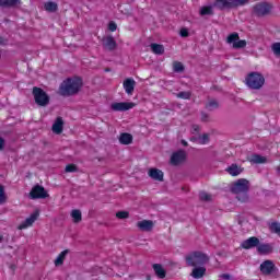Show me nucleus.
<instances>
[{
  "instance_id": "1",
  "label": "nucleus",
  "mask_w": 280,
  "mask_h": 280,
  "mask_svg": "<svg viewBox=\"0 0 280 280\" xmlns=\"http://www.w3.org/2000/svg\"><path fill=\"white\" fill-rule=\"evenodd\" d=\"M82 86H84V81H82V78H68L61 82L59 86V94L62 95V97H72L82 91Z\"/></svg>"
},
{
  "instance_id": "2",
  "label": "nucleus",
  "mask_w": 280,
  "mask_h": 280,
  "mask_svg": "<svg viewBox=\"0 0 280 280\" xmlns=\"http://www.w3.org/2000/svg\"><path fill=\"white\" fill-rule=\"evenodd\" d=\"M249 189H250V182H248V179H244V178L238 179L231 187L232 194H236L237 195L236 198L241 202L248 201V190Z\"/></svg>"
},
{
  "instance_id": "3",
  "label": "nucleus",
  "mask_w": 280,
  "mask_h": 280,
  "mask_svg": "<svg viewBox=\"0 0 280 280\" xmlns=\"http://www.w3.org/2000/svg\"><path fill=\"white\" fill-rule=\"evenodd\" d=\"M187 266L196 268L198 266H207L209 264V256L202 252H191L185 257Z\"/></svg>"
},
{
  "instance_id": "4",
  "label": "nucleus",
  "mask_w": 280,
  "mask_h": 280,
  "mask_svg": "<svg viewBox=\"0 0 280 280\" xmlns=\"http://www.w3.org/2000/svg\"><path fill=\"white\" fill-rule=\"evenodd\" d=\"M245 84L248 86V89H252L253 91H259L266 84V78H264V74L259 72H250L245 78Z\"/></svg>"
},
{
  "instance_id": "5",
  "label": "nucleus",
  "mask_w": 280,
  "mask_h": 280,
  "mask_svg": "<svg viewBox=\"0 0 280 280\" xmlns=\"http://www.w3.org/2000/svg\"><path fill=\"white\" fill-rule=\"evenodd\" d=\"M248 0H214L212 7L218 10H231L233 8H240V5H246Z\"/></svg>"
},
{
  "instance_id": "6",
  "label": "nucleus",
  "mask_w": 280,
  "mask_h": 280,
  "mask_svg": "<svg viewBox=\"0 0 280 280\" xmlns=\"http://www.w3.org/2000/svg\"><path fill=\"white\" fill-rule=\"evenodd\" d=\"M33 96L37 106H49V95L43 89L38 86L33 88Z\"/></svg>"
},
{
  "instance_id": "7",
  "label": "nucleus",
  "mask_w": 280,
  "mask_h": 280,
  "mask_svg": "<svg viewBox=\"0 0 280 280\" xmlns=\"http://www.w3.org/2000/svg\"><path fill=\"white\" fill-rule=\"evenodd\" d=\"M272 3L270 2H258L254 5L253 12L255 16L261 18V16H268L270 12H272Z\"/></svg>"
},
{
  "instance_id": "8",
  "label": "nucleus",
  "mask_w": 280,
  "mask_h": 280,
  "mask_svg": "<svg viewBox=\"0 0 280 280\" xmlns=\"http://www.w3.org/2000/svg\"><path fill=\"white\" fill-rule=\"evenodd\" d=\"M28 198L31 200H45V198H49V192H47V190H45V187L36 184L31 189V191L28 194Z\"/></svg>"
},
{
  "instance_id": "9",
  "label": "nucleus",
  "mask_w": 280,
  "mask_h": 280,
  "mask_svg": "<svg viewBox=\"0 0 280 280\" xmlns=\"http://www.w3.org/2000/svg\"><path fill=\"white\" fill-rule=\"evenodd\" d=\"M137 104L132 102H120V103H113L110 105L112 110L114 113H126V110H131V108H135Z\"/></svg>"
},
{
  "instance_id": "10",
  "label": "nucleus",
  "mask_w": 280,
  "mask_h": 280,
  "mask_svg": "<svg viewBox=\"0 0 280 280\" xmlns=\"http://www.w3.org/2000/svg\"><path fill=\"white\" fill-rule=\"evenodd\" d=\"M186 160H187V152H185V150H179L172 154L171 164L180 165V163H185Z\"/></svg>"
},
{
  "instance_id": "11",
  "label": "nucleus",
  "mask_w": 280,
  "mask_h": 280,
  "mask_svg": "<svg viewBox=\"0 0 280 280\" xmlns=\"http://www.w3.org/2000/svg\"><path fill=\"white\" fill-rule=\"evenodd\" d=\"M102 43L103 49H105L106 51H115L117 49V42L112 35L103 37Z\"/></svg>"
},
{
  "instance_id": "12",
  "label": "nucleus",
  "mask_w": 280,
  "mask_h": 280,
  "mask_svg": "<svg viewBox=\"0 0 280 280\" xmlns=\"http://www.w3.org/2000/svg\"><path fill=\"white\" fill-rule=\"evenodd\" d=\"M275 262L272 260H265L260 264V272L268 277L275 272Z\"/></svg>"
},
{
  "instance_id": "13",
  "label": "nucleus",
  "mask_w": 280,
  "mask_h": 280,
  "mask_svg": "<svg viewBox=\"0 0 280 280\" xmlns=\"http://www.w3.org/2000/svg\"><path fill=\"white\" fill-rule=\"evenodd\" d=\"M259 246V240L257 236H252L241 243V247L245 250H250V248H257Z\"/></svg>"
},
{
  "instance_id": "14",
  "label": "nucleus",
  "mask_w": 280,
  "mask_h": 280,
  "mask_svg": "<svg viewBox=\"0 0 280 280\" xmlns=\"http://www.w3.org/2000/svg\"><path fill=\"white\" fill-rule=\"evenodd\" d=\"M122 86L127 95H132L135 93V86H137V81L132 78H128L124 81Z\"/></svg>"
},
{
  "instance_id": "15",
  "label": "nucleus",
  "mask_w": 280,
  "mask_h": 280,
  "mask_svg": "<svg viewBox=\"0 0 280 280\" xmlns=\"http://www.w3.org/2000/svg\"><path fill=\"white\" fill-rule=\"evenodd\" d=\"M38 220V212H34L27 218L23 223H21L18 229L19 231H23L24 229H28V226H32Z\"/></svg>"
},
{
  "instance_id": "16",
  "label": "nucleus",
  "mask_w": 280,
  "mask_h": 280,
  "mask_svg": "<svg viewBox=\"0 0 280 280\" xmlns=\"http://www.w3.org/2000/svg\"><path fill=\"white\" fill-rule=\"evenodd\" d=\"M137 228L148 233L154 229V222L152 220H142L137 223Z\"/></svg>"
},
{
  "instance_id": "17",
  "label": "nucleus",
  "mask_w": 280,
  "mask_h": 280,
  "mask_svg": "<svg viewBox=\"0 0 280 280\" xmlns=\"http://www.w3.org/2000/svg\"><path fill=\"white\" fill-rule=\"evenodd\" d=\"M205 275H207V267H205V265H201L198 267H194L190 277H192V279H202Z\"/></svg>"
},
{
  "instance_id": "18",
  "label": "nucleus",
  "mask_w": 280,
  "mask_h": 280,
  "mask_svg": "<svg viewBox=\"0 0 280 280\" xmlns=\"http://www.w3.org/2000/svg\"><path fill=\"white\" fill-rule=\"evenodd\" d=\"M65 128V120H62V117H57L52 125V132L55 135H62V130Z\"/></svg>"
},
{
  "instance_id": "19",
  "label": "nucleus",
  "mask_w": 280,
  "mask_h": 280,
  "mask_svg": "<svg viewBox=\"0 0 280 280\" xmlns=\"http://www.w3.org/2000/svg\"><path fill=\"white\" fill-rule=\"evenodd\" d=\"M148 175L153 180H159L160 183H163V176H164L163 171L159 168H150L148 172Z\"/></svg>"
},
{
  "instance_id": "20",
  "label": "nucleus",
  "mask_w": 280,
  "mask_h": 280,
  "mask_svg": "<svg viewBox=\"0 0 280 280\" xmlns=\"http://www.w3.org/2000/svg\"><path fill=\"white\" fill-rule=\"evenodd\" d=\"M225 172H228L230 176H240V174L244 172V168L237 164H232L228 168H225Z\"/></svg>"
},
{
  "instance_id": "21",
  "label": "nucleus",
  "mask_w": 280,
  "mask_h": 280,
  "mask_svg": "<svg viewBox=\"0 0 280 280\" xmlns=\"http://www.w3.org/2000/svg\"><path fill=\"white\" fill-rule=\"evenodd\" d=\"M272 250H273V247L268 243H266V244L259 243L257 246L258 255H270V253H272Z\"/></svg>"
},
{
  "instance_id": "22",
  "label": "nucleus",
  "mask_w": 280,
  "mask_h": 280,
  "mask_svg": "<svg viewBox=\"0 0 280 280\" xmlns=\"http://www.w3.org/2000/svg\"><path fill=\"white\" fill-rule=\"evenodd\" d=\"M206 110L212 113V110H218L220 108V102L215 98H209L205 105Z\"/></svg>"
},
{
  "instance_id": "23",
  "label": "nucleus",
  "mask_w": 280,
  "mask_h": 280,
  "mask_svg": "<svg viewBox=\"0 0 280 280\" xmlns=\"http://www.w3.org/2000/svg\"><path fill=\"white\" fill-rule=\"evenodd\" d=\"M153 270H154L156 277H159V279H165L167 272L165 271V268H163V265L154 264Z\"/></svg>"
},
{
  "instance_id": "24",
  "label": "nucleus",
  "mask_w": 280,
  "mask_h": 280,
  "mask_svg": "<svg viewBox=\"0 0 280 280\" xmlns=\"http://www.w3.org/2000/svg\"><path fill=\"white\" fill-rule=\"evenodd\" d=\"M150 48L156 56H163L165 54V47L161 44L153 43L150 45Z\"/></svg>"
},
{
  "instance_id": "25",
  "label": "nucleus",
  "mask_w": 280,
  "mask_h": 280,
  "mask_svg": "<svg viewBox=\"0 0 280 280\" xmlns=\"http://www.w3.org/2000/svg\"><path fill=\"white\" fill-rule=\"evenodd\" d=\"M199 14L200 16H213V4L201 7Z\"/></svg>"
},
{
  "instance_id": "26",
  "label": "nucleus",
  "mask_w": 280,
  "mask_h": 280,
  "mask_svg": "<svg viewBox=\"0 0 280 280\" xmlns=\"http://www.w3.org/2000/svg\"><path fill=\"white\" fill-rule=\"evenodd\" d=\"M119 142L122 145H130V143H132V135L130 133H121L119 137Z\"/></svg>"
},
{
  "instance_id": "27",
  "label": "nucleus",
  "mask_w": 280,
  "mask_h": 280,
  "mask_svg": "<svg viewBox=\"0 0 280 280\" xmlns=\"http://www.w3.org/2000/svg\"><path fill=\"white\" fill-rule=\"evenodd\" d=\"M67 255H69V249L61 252L55 259V266H62V264H65V259H67Z\"/></svg>"
},
{
  "instance_id": "28",
  "label": "nucleus",
  "mask_w": 280,
  "mask_h": 280,
  "mask_svg": "<svg viewBox=\"0 0 280 280\" xmlns=\"http://www.w3.org/2000/svg\"><path fill=\"white\" fill-rule=\"evenodd\" d=\"M268 160L266 159V156H261L259 154H254L252 155L249 162L254 163L255 165H259L261 163H266Z\"/></svg>"
},
{
  "instance_id": "29",
  "label": "nucleus",
  "mask_w": 280,
  "mask_h": 280,
  "mask_svg": "<svg viewBox=\"0 0 280 280\" xmlns=\"http://www.w3.org/2000/svg\"><path fill=\"white\" fill-rule=\"evenodd\" d=\"M44 10H46V12H58V3L48 1L44 4Z\"/></svg>"
},
{
  "instance_id": "30",
  "label": "nucleus",
  "mask_w": 280,
  "mask_h": 280,
  "mask_svg": "<svg viewBox=\"0 0 280 280\" xmlns=\"http://www.w3.org/2000/svg\"><path fill=\"white\" fill-rule=\"evenodd\" d=\"M71 218L75 224L82 222V212L80 210H72Z\"/></svg>"
},
{
  "instance_id": "31",
  "label": "nucleus",
  "mask_w": 280,
  "mask_h": 280,
  "mask_svg": "<svg viewBox=\"0 0 280 280\" xmlns=\"http://www.w3.org/2000/svg\"><path fill=\"white\" fill-rule=\"evenodd\" d=\"M173 71L175 73H183V71H185V66H183L180 61H175L173 63Z\"/></svg>"
},
{
  "instance_id": "32",
  "label": "nucleus",
  "mask_w": 280,
  "mask_h": 280,
  "mask_svg": "<svg viewBox=\"0 0 280 280\" xmlns=\"http://www.w3.org/2000/svg\"><path fill=\"white\" fill-rule=\"evenodd\" d=\"M8 202V196L5 195V187L0 184V205Z\"/></svg>"
},
{
  "instance_id": "33",
  "label": "nucleus",
  "mask_w": 280,
  "mask_h": 280,
  "mask_svg": "<svg viewBox=\"0 0 280 280\" xmlns=\"http://www.w3.org/2000/svg\"><path fill=\"white\" fill-rule=\"evenodd\" d=\"M236 40H240V34L237 33H232L226 38V43H229V45L236 43Z\"/></svg>"
},
{
  "instance_id": "34",
  "label": "nucleus",
  "mask_w": 280,
  "mask_h": 280,
  "mask_svg": "<svg viewBox=\"0 0 280 280\" xmlns=\"http://www.w3.org/2000/svg\"><path fill=\"white\" fill-rule=\"evenodd\" d=\"M175 95L178 100H191V92H178Z\"/></svg>"
},
{
  "instance_id": "35",
  "label": "nucleus",
  "mask_w": 280,
  "mask_h": 280,
  "mask_svg": "<svg viewBox=\"0 0 280 280\" xmlns=\"http://www.w3.org/2000/svg\"><path fill=\"white\" fill-rule=\"evenodd\" d=\"M199 199L203 202H211V195L207 194L206 191L199 192Z\"/></svg>"
},
{
  "instance_id": "36",
  "label": "nucleus",
  "mask_w": 280,
  "mask_h": 280,
  "mask_svg": "<svg viewBox=\"0 0 280 280\" xmlns=\"http://www.w3.org/2000/svg\"><path fill=\"white\" fill-rule=\"evenodd\" d=\"M244 47H246V40L244 39H238L237 42H234L233 44V48L234 49H244Z\"/></svg>"
},
{
  "instance_id": "37",
  "label": "nucleus",
  "mask_w": 280,
  "mask_h": 280,
  "mask_svg": "<svg viewBox=\"0 0 280 280\" xmlns=\"http://www.w3.org/2000/svg\"><path fill=\"white\" fill-rule=\"evenodd\" d=\"M271 50L273 51L275 56L279 57L280 56V43H273L271 45Z\"/></svg>"
},
{
  "instance_id": "38",
  "label": "nucleus",
  "mask_w": 280,
  "mask_h": 280,
  "mask_svg": "<svg viewBox=\"0 0 280 280\" xmlns=\"http://www.w3.org/2000/svg\"><path fill=\"white\" fill-rule=\"evenodd\" d=\"M130 217V213H128V211H118L116 213V218H118V220H126Z\"/></svg>"
},
{
  "instance_id": "39",
  "label": "nucleus",
  "mask_w": 280,
  "mask_h": 280,
  "mask_svg": "<svg viewBox=\"0 0 280 280\" xmlns=\"http://www.w3.org/2000/svg\"><path fill=\"white\" fill-rule=\"evenodd\" d=\"M199 143L201 145H207V143H209V135L208 133H203L202 136L199 137Z\"/></svg>"
},
{
  "instance_id": "40",
  "label": "nucleus",
  "mask_w": 280,
  "mask_h": 280,
  "mask_svg": "<svg viewBox=\"0 0 280 280\" xmlns=\"http://www.w3.org/2000/svg\"><path fill=\"white\" fill-rule=\"evenodd\" d=\"M65 171L67 173L78 172V166L75 164H68Z\"/></svg>"
},
{
  "instance_id": "41",
  "label": "nucleus",
  "mask_w": 280,
  "mask_h": 280,
  "mask_svg": "<svg viewBox=\"0 0 280 280\" xmlns=\"http://www.w3.org/2000/svg\"><path fill=\"white\" fill-rule=\"evenodd\" d=\"M16 5H21V0H9V8H16Z\"/></svg>"
},
{
  "instance_id": "42",
  "label": "nucleus",
  "mask_w": 280,
  "mask_h": 280,
  "mask_svg": "<svg viewBox=\"0 0 280 280\" xmlns=\"http://www.w3.org/2000/svg\"><path fill=\"white\" fill-rule=\"evenodd\" d=\"M108 30L109 32H117V23H115L114 21L109 22Z\"/></svg>"
},
{
  "instance_id": "43",
  "label": "nucleus",
  "mask_w": 280,
  "mask_h": 280,
  "mask_svg": "<svg viewBox=\"0 0 280 280\" xmlns=\"http://www.w3.org/2000/svg\"><path fill=\"white\" fill-rule=\"evenodd\" d=\"M179 35L182 38H187V36H189V31L187 28H182Z\"/></svg>"
},
{
  "instance_id": "44",
  "label": "nucleus",
  "mask_w": 280,
  "mask_h": 280,
  "mask_svg": "<svg viewBox=\"0 0 280 280\" xmlns=\"http://www.w3.org/2000/svg\"><path fill=\"white\" fill-rule=\"evenodd\" d=\"M8 43H9L8 38L0 36V47H5V45H8Z\"/></svg>"
},
{
  "instance_id": "45",
  "label": "nucleus",
  "mask_w": 280,
  "mask_h": 280,
  "mask_svg": "<svg viewBox=\"0 0 280 280\" xmlns=\"http://www.w3.org/2000/svg\"><path fill=\"white\" fill-rule=\"evenodd\" d=\"M201 121H203V122L209 121V114L202 112L201 113Z\"/></svg>"
},
{
  "instance_id": "46",
  "label": "nucleus",
  "mask_w": 280,
  "mask_h": 280,
  "mask_svg": "<svg viewBox=\"0 0 280 280\" xmlns=\"http://www.w3.org/2000/svg\"><path fill=\"white\" fill-rule=\"evenodd\" d=\"M5 150V139L0 137V152Z\"/></svg>"
},
{
  "instance_id": "47",
  "label": "nucleus",
  "mask_w": 280,
  "mask_h": 280,
  "mask_svg": "<svg viewBox=\"0 0 280 280\" xmlns=\"http://www.w3.org/2000/svg\"><path fill=\"white\" fill-rule=\"evenodd\" d=\"M0 8H9V0H0Z\"/></svg>"
},
{
  "instance_id": "48",
  "label": "nucleus",
  "mask_w": 280,
  "mask_h": 280,
  "mask_svg": "<svg viewBox=\"0 0 280 280\" xmlns=\"http://www.w3.org/2000/svg\"><path fill=\"white\" fill-rule=\"evenodd\" d=\"M220 278H221V279H224V280H231V275H229V273H222V275L220 276Z\"/></svg>"
},
{
  "instance_id": "49",
  "label": "nucleus",
  "mask_w": 280,
  "mask_h": 280,
  "mask_svg": "<svg viewBox=\"0 0 280 280\" xmlns=\"http://www.w3.org/2000/svg\"><path fill=\"white\" fill-rule=\"evenodd\" d=\"M192 130H194V132H200V126L192 125Z\"/></svg>"
},
{
  "instance_id": "50",
  "label": "nucleus",
  "mask_w": 280,
  "mask_h": 280,
  "mask_svg": "<svg viewBox=\"0 0 280 280\" xmlns=\"http://www.w3.org/2000/svg\"><path fill=\"white\" fill-rule=\"evenodd\" d=\"M182 145H184L185 148H187V145H189L185 140H182Z\"/></svg>"
},
{
  "instance_id": "51",
  "label": "nucleus",
  "mask_w": 280,
  "mask_h": 280,
  "mask_svg": "<svg viewBox=\"0 0 280 280\" xmlns=\"http://www.w3.org/2000/svg\"><path fill=\"white\" fill-rule=\"evenodd\" d=\"M277 173L280 175V166L277 167Z\"/></svg>"
},
{
  "instance_id": "52",
  "label": "nucleus",
  "mask_w": 280,
  "mask_h": 280,
  "mask_svg": "<svg viewBox=\"0 0 280 280\" xmlns=\"http://www.w3.org/2000/svg\"><path fill=\"white\" fill-rule=\"evenodd\" d=\"M3 242V236L0 235V243Z\"/></svg>"
}]
</instances>
